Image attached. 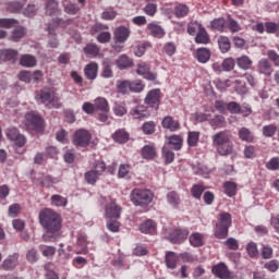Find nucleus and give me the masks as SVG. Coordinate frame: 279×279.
<instances>
[{"instance_id": "nucleus-1", "label": "nucleus", "mask_w": 279, "mask_h": 279, "mask_svg": "<svg viewBox=\"0 0 279 279\" xmlns=\"http://www.w3.org/2000/svg\"><path fill=\"white\" fill-rule=\"evenodd\" d=\"M39 223L45 228L43 235L46 243H56L62 230V218L51 208H45L39 213Z\"/></svg>"}, {"instance_id": "nucleus-2", "label": "nucleus", "mask_w": 279, "mask_h": 279, "mask_svg": "<svg viewBox=\"0 0 279 279\" xmlns=\"http://www.w3.org/2000/svg\"><path fill=\"white\" fill-rule=\"evenodd\" d=\"M211 141L219 156H230L232 154V133L230 131L225 130L214 134Z\"/></svg>"}, {"instance_id": "nucleus-3", "label": "nucleus", "mask_w": 279, "mask_h": 279, "mask_svg": "<svg viewBox=\"0 0 279 279\" xmlns=\"http://www.w3.org/2000/svg\"><path fill=\"white\" fill-rule=\"evenodd\" d=\"M35 99L38 104H44V106H51L57 109L62 108V102H60V97H58L56 87H43L36 93Z\"/></svg>"}, {"instance_id": "nucleus-4", "label": "nucleus", "mask_w": 279, "mask_h": 279, "mask_svg": "<svg viewBox=\"0 0 279 279\" xmlns=\"http://www.w3.org/2000/svg\"><path fill=\"white\" fill-rule=\"evenodd\" d=\"M232 227V215L230 213H221L218 215V221L215 223L214 236L216 239H228V232Z\"/></svg>"}, {"instance_id": "nucleus-5", "label": "nucleus", "mask_w": 279, "mask_h": 279, "mask_svg": "<svg viewBox=\"0 0 279 279\" xmlns=\"http://www.w3.org/2000/svg\"><path fill=\"white\" fill-rule=\"evenodd\" d=\"M130 199L134 206H149L154 202V192L151 190L134 189L131 191Z\"/></svg>"}, {"instance_id": "nucleus-6", "label": "nucleus", "mask_w": 279, "mask_h": 279, "mask_svg": "<svg viewBox=\"0 0 279 279\" xmlns=\"http://www.w3.org/2000/svg\"><path fill=\"white\" fill-rule=\"evenodd\" d=\"M24 125L27 130L43 132L45 130V119L38 111H28L25 114Z\"/></svg>"}, {"instance_id": "nucleus-7", "label": "nucleus", "mask_w": 279, "mask_h": 279, "mask_svg": "<svg viewBox=\"0 0 279 279\" xmlns=\"http://www.w3.org/2000/svg\"><path fill=\"white\" fill-rule=\"evenodd\" d=\"M106 172V162L96 161L93 166V169L85 172V180L87 184H96L97 180H99V175Z\"/></svg>"}, {"instance_id": "nucleus-8", "label": "nucleus", "mask_w": 279, "mask_h": 279, "mask_svg": "<svg viewBox=\"0 0 279 279\" xmlns=\"http://www.w3.org/2000/svg\"><path fill=\"white\" fill-rule=\"evenodd\" d=\"M92 140L93 135L88 130L78 129L73 135V145H75V147H88Z\"/></svg>"}, {"instance_id": "nucleus-9", "label": "nucleus", "mask_w": 279, "mask_h": 279, "mask_svg": "<svg viewBox=\"0 0 279 279\" xmlns=\"http://www.w3.org/2000/svg\"><path fill=\"white\" fill-rule=\"evenodd\" d=\"M64 22L60 19H52L50 23L47 24L46 32H48L49 36V46L52 47V49H58V39L56 38V29H58L60 26H63Z\"/></svg>"}, {"instance_id": "nucleus-10", "label": "nucleus", "mask_w": 279, "mask_h": 279, "mask_svg": "<svg viewBox=\"0 0 279 279\" xmlns=\"http://www.w3.org/2000/svg\"><path fill=\"white\" fill-rule=\"evenodd\" d=\"M137 75H141L144 77V80H147L148 82H156L158 80V74L151 72V66L147 62H140L137 64L136 70Z\"/></svg>"}, {"instance_id": "nucleus-11", "label": "nucleus", "mask_w": 279, "mask_h": 279, "mask_svg": "<svg viewBox=\"0 0 279 279\" xmlns=\"http://www.w3.org/2000/svg\"><path fill=\"white\" fill-rule=\"evenodd\" d=\"M189 239V230L187 229H182L178 228L174 229L172 232L169 234V241L177 245H181V243H184Z\"/></svg>"}, {"instance_id": "nucleus-12", "label": "nucleus", "mask_w": 279, "mask_h": 279, "mask_svg": "<svg viewBox=\"0 0 279 279\" xmlns=\"http://www.w3.org/2000/svg\"><path fill=\"white\" fill-rule=\"evenodd\" d=\"M144 101L147 106H150V108H158V106H160V88L149 90Z\"/></svg>"}, {"instance_id": "nucleus-13", "label": "nucleus", "mask_w": 279, "mask_h": 279, "mask_svg": "<svg viewBox=\"0 0 279 279\" xmlns=\"http://www.w3.org/2000/svg\"><path fill=\"white\" fill-rule=\"evenodd\" d=\"M121 206L117 203L111 202L105 207V216L107 219H119L121 217Z\"/></svg>"}, {"instance_id": "nucleus-14", "label": "nucleus", "mask_w": 279, "mask_h": 279, "mask_svg": "<svg viewBox=\"0 0 279 279\" xmlns=\"http://www.w3.org/2000/svg\"><path fill=\"white\" fill-rule=\"evenodd\" d=\"M257 73L265 75L266 77H271V74L274 73V65L269 60L262 59L257 63Z\"/></svg>"}, {"instance_id": "nucleus-15", "label": "nucleus", "mask_w": 279, "mask_h": 279, "mask_svg": "<svg viewBox=\"0 0 279 279\" xmlns=\"http://www.w3.org/2000/svg\"><path fill=\"white\" fill-rule=\"evenodd\" d=\"M211 274L216 276V278L228 279L230 278V270L228 266L223 263H219L211 267Z\"/></svg>"}, {"instance_id": "nucleus-16", "label": "nucleus", "mask_w": 279, "mask_h": 279, "mask_svg": "<svg viewBox=\"0 0 279 279\" xmlns=\"http://www.w3.org/2000/svg\"><path fill=\"white\" fill-rule=\"evenodd\" d=\"M130 28L125 26H119L113 33V38L116 43H120L121 45H123V43H125L130 38Z\"/></svg>"}, {"instance_id": "nucleus-17", "label": "nucleus", "mask_w": 279, "mask_h": 279, "mask_svg": "<svg viewBox=\"0 0 279 279\" xmlns=\"http://www.w3.org/2000/svg\"><path fill=\"white\" fill-rule=\"evenodd\" d=\"M116 66H118L120 71L132 69V66H134V59L130 58L128 54H121L116 59Z\"/></svg>"}, {"instance_id": "nucleus-18", "label": "nucleus", "mask_w": 279, "mask_h": 279, "mask_svg": "<svg viewBox=\"0 0 279 279\" xmlns=\"http://www.w3.org/2000/svg\"><path fill=\"white\" fill-rule=\"evenodd\" d=\"M161 125L165 130H169L170 132H178V130H180V121L173 119L171 116H166L161 121Z\"/></svg>"}, {"instance_id": "nucleus-19", "label": "nucleus", "mask_w": 279, "mask_h": 279, "mask_svg": "<svg viewBox=\"0 0 279 279\" xmlns=\"http://www.w3.org/2000/svg\"><path fill=\"white\" fill-rule=\"evenodd\" d=\"M166 199L169 206L174 209L180 208V204H182V198H180V194L177 191L168 192L166 195Z\"/></svg>"}, {"instance_id": "nucleus-20", "label": "nucleus", "mask_w": 279, "mask_h": 279, "mask_svg": "<svg viewBox=\"0 0 279 279\" xmlns=\"http://www.w3.org/2000/svg\"><path fill=\"white\" fill-rule=\"evenodd\" d=\"M16 265H19V253H14L5 258L1 265V268L4 269V271H12Z\"/></svg>"}, {"instance_id": "nucleus-21", "label": "nucleus", "mask_w": 279, "mask_h": 279, "mask_svg": "<svg viewBox=\"0 0 279 279\" xmlns=\"http://www.w3.org/2000/svg\"><path fill=\"white\" fill-rule=\"evenodd\" d=\"M111 138H113L114 143L123 145L130 141V133L125 129H119L111 135Z\"/></svg>"}, {"instance_id": "nucleus-22", "label": "nucleus", "mask_w": 279, "mask_h": 279, "mask_svg": "<svg viewBox=\"0 0 279 279\" xmlns=\"http://www.w3.org/2000/svg\"><path fill=\"white\" fill-rule=\"evenodd\" d=\"M147 32L154 38H165V28L156 23H149L147 25Z\"/></svg>"}, {"instance_id": "nucleus-23", "label": "nucleus", "mask_w": 279, "mask_h": 279, "mask_svg": "<svg viewBox=\"0 0 279 279\" xmlns=\"http://www.w3.org/2000/svg\"><path fill=\"white\" fill-rule=\"evenodd\" d=\"M99 72V64L90 62L84 69L85 77L87 80H97V73Z\"/></svg>"}, {"instance_id": "nucleus-24", "label": "nucleus", "mask_w": 279, "mask_h": 279, "mask_svg": "<svg viewBox=\"0 0 279 279\" xmlns=\"http://www.w3.org/2000/svg\"><path fill=\"white\" fill-rule=\"evenodd\" d=\"M130 114L133 119H147L149 117V111L147 110V107L137 106L131 109Z\"/></svg>"}, {"instance_id": "nucleus-25", "label": "nucleus", "mask_w": 279, "mask_h": 279, "mask_svg": "<svg viewBox=\"0 0 279 279\" xmlns=\"http://www.w3.org/2000/svg\"><path fill=\"white\" fill-rule=\"evenodd\" d=\"M210 49L202 47L196 50L195 58L201 64H206L210 60Z\"/></svg>"}, {"instance_id": "nucleus-26", "label": "nucleus", "mask_w": 279, "mask_h": 279, "mask_svg": "<svg viewBox=\"0 0 279 279\" xmlns=\"http://www.w3.org/2000/svg\"><path fill=\"white\" fill-rule=\"evenodd\" d=\"M210 43V37L208 36V32L203 26H199V31L195 37L196 45H208Z\"/></svg>"}, {"instance_id": "nucleus-27", "label": "nucleus", "mask_w": 279, "mask_h": 279, "mask_svg": "<svg viewBox=\"0 0 279 279\" xmlns=\"http://www.w3.org/2000/svg\"><path fill=\"white\" fill-rule=\"evenodd\" d=\"M140 232L143 234H154L156 232V222L154 220H146L140 225Z\"/></svg>"}, {"instance_id": "nucleus-28", "label": "nucleus", "mask_w": 279, "mask_h": 279, "mask_svg": "<svg viewBox=\"0 0 279 279\" xmlns=\"http://www.w3.org/2000/svg\"><path fill=\"white\" fill-rule=\"evenodd\" d=\"M165 260H166V266L168 269H175L178 267V254H175V252H167L166 253V257H165Z\"/></svg>"}, {"instance_id": "nucleus-29", "label": "nucleus", "mask_w": 279, "mask_h": 279, "mask_svg": "<svg viewBox=\"0 0 279 279\" xmlns=\"http://www.w3.org/2000/svg\"><path fill=\"white\" fill-rule=\"evenodd\" d=\"M236 64L240 69H243V71H250L252 69V64H254V61L248 56H241L236 59Z\"/></svg>"}, {"instance_id": "nucleus-30", "label": "nucleus", "mask_w": 279, "mask_h": 279, "mask_svg": "<svg viewBox=\"0 0 279 279\" xmlns=\"http://www.w3.org/2000/svg\"><path fill=\"white\" fill-rule=\"evenodd\" d=\"M76 245L77 247H81V250L74 251L76 254H88V247L86 246V234L80 233L77 235Z\"/></svg>"}, {"instance_id": "nucleus-31", "label": "nucleus", "mask_w": 279, "mask_h": 279, "mask_svg": "<svg viewBox=\"0 0 279 279\" xmlns=\"http://www.w3.org/2000/svg\"><path fill=\"white\" fill-rule=\"evenodd\" d=\"M190 245L192 247H202L204 245V234L194 232L190 235Z\"/></svg>"}, {"instance_id": "nucleus-32", "label": "nucleus", "mask_w": 279, "mask_h": 279, "mask_svg": "<svg viewBox=\"0 0 279 279\" xmlns=\"http://www.w3.org/2000/svg\"><path fill=\"white\" fill-rule=\"evenodd\" d=\"M25 34H27V32L25 31V27L17 26L12 31L10 40H12L13 43H19L21 38L25 37Z\"/></svg>"}, {"instance_id": "nucleus-33", "label": "nucleus", "mask_w": 279, "mask_h": 279, "mask_svg": "<svg viewBox=\"0 0 279 279\" xmlns=\"http://www.w3.org/2000/svg\"><path fill=\"white\" fill-rule=\"evenodd\" d=\"M239 138L244 143H254V133L247 128H242L239 130Z\"/></svg>"}, {"instance_id": "nucleus-34", "label": "nucleus", "mask_w": 279, "mask_h": 279, "mask_svg": "<svg viewBox=\"0 0 279 279\" xmlns=\"http://www.w3.org/2000/svg\"><path fill=\"white\" fill-rule=\"evenodd\" d=\"M94 106L96 110H100L101 112H110V106L108 105V100L106 98H96Z\"/></svg>"}, {"instance_id": "nucleus-35", "label": "nucleus", "mask_w": 279, "mask_h": 279, "mask_svg": "<svg viewBox=\"0 0 279 279\" xmlns=\"http://www.w3.org/2000/svg\"><path fill=\"white\" fill-rule=\"evenodd\" d=\"M51 204L52 206H57L58 208L62 207H66V204H69V199H66V197L60 195V194H54L51 196Z\"/></svg>"}, {"instance_id": "nucleus-36", "label": "nucleus", "mask_w": 279, "mask_h": 279, "mask_svg": "<svg viewBox=\"0 0 279 279\" xmlns=\"http://www.w3.org/2000/svg\"><path fill=\"white\" fill-rule=\"evenodd\" d=\"M142 158L145 160H154L156 158V148L150 145H146L142 148Z\"/></svg>"}, {"instance_id": "nucleus-37", "label": "nucleus", "mask_w": 279, "mask_h": 279, "mask_svg": "<svg viewBox=\"0 0 279 279\" xmlns=\"http://www.w3.org/2000/svg\"><path fill=\"white\" fill-rule=\"evenodd\" d=\"M182 143H184V140L180 135H171L169 137V145H171L172 149H175V151L182 149Z\"/></svg>"}, {"instance_id": "nucleus-38", "label": "nucleus", "mask_w": 279, "mask_h": 279, "mask_svg": "<svg viewBox=\"0 0 279 279\" xmlns=\"http://www.w3.org/2000/svg\"><path fill=\"white\" fill-rule=\"evenodd\" d=\"M236 183L232 181H226L223 183V191L228 197H234L236 195Z\"/></svg>"}, {"instance_id": "nucleus-39", "label": "nucleus", "mask_w": 279, "mask_h": 279, "mask_svg": "<svg viewBox=\"0 0 279 279\" xmlns=\"http://www.w3.org/2000/svg\"><path fill=\"white\" fill-rule=\"evenodd\" d=\"M21 66H26L27 69L36 65V57L32 54H24L20 59Z\"/></svg>"}, {"instance_id": "nucleus-40", "label": "nucleus", "mask_w": 279, "mask_h": 279, "mask_svg": "<svg viewBox=\"0 0 279 279\" xmlns=\"http://www.w3.org/2000/svg\"><path fill=\"white\" fill-rule=\"evenodd\" d=\"M58 1L56 0H47L46 2V14L47 16H54L58 14Z\"/></svg>"}, {"instance_id": "nucleus-41", "label": "nucleus", "mask_w": 279, "mask_h": 279, "mask_svg": "<svg viewBox=\"0 0 279 279\" xmlns=\"http://www.w3.org/2000/svg\"><path fill=\"white\" fill-rule=\"evenodd\" d=\"M100 49L97 47V44H88L84 48V53L87 58H97L99 56Z\"/></svg>"}, {"instance_id": "nucleus-42", "label": "nucleus", "mask_w": 279, "mask_h": 279, "mask_svg": "<svg viewBox=\"0 0 279 279\" xmlns=\"http://www.w3.org/2000/svg\"><path fill=\"white\" fill-rule=\"evenodd\" d=\"M148 47H151V44H149V41H146V43L135 46L133 48L134 56H136V58H143V56H145V52L147 51Z\"/></svg>"}, {"instance_id": "nucleus-43", "label": "nucleus", "mask_w": 279, "mask_h": 279, "mask_svg": "<svg viewBox=\"0 0 279 279\" xmlns=\"http://www.w3.org/2000/svg\"><path fill=\"white\" fill-rule=\"evenodd\" d=\"M209 125H211L214 130L226 128V118L223 116H216L209 121Z\"/></svg>"}, {"instance_id": "nucleus-44", "label": "nucleus", "mask_w": 279, "mask_h": 279, "mask_svg": "<svg viewBox=\"0 0 279 279\" xmlns=\"http://www.w3.org/2000/svg\"><path fill=\"white\" fill-rule=\"evenodd\" d=\"M197 143H199V132L190 131L187 133V145H189V147H197Z\"/></svg>"}, {"instance_id": "nucleus-45", "label": "nucleus", "mask_w": 279, "mask_h": 279, "mask_svg": "<svg viewBox=\"0 0 279 279\" xmlns=\"http://www.w3.org/2000/svg\"><path fill=\"white\" fill-rule=\"evenodd\" d=\"M117 88L121 95H128L131 90V81H118Z\"/></svg>"}, {"instance_id": "nucleus-46", "label": "nucleus", "mask_w": 279, "mask_h": 279, "mask_svg": "<svg viewBox=\"0 0 279 279\" xmlns=\"http://www.w3.org/2000/svg\"><path fill=\"white\" fill-rule=\"evenodd\" d=\"M204 191H206V187L202 184H194L191 189V194L194 199H202V195L204 194Z\"/></svg>"}, {"instance_id": "nucleus-47", "label": "nucleus", "mask_w": 279, "mask_h": 279, "mask_svg": "<svg viewBox=\"0 0 279 279\" xmlns=\"http://www.w3.org/2000/svg\"><path fill=\"white\" fill-rule=\"evenodd\" d=\"M218 45H219V49L221 51V53H228L230 51V38L228 37H220L218 39Z\"/></svg>"}, {"instance_id": "nucleus-48", "label": "nucleus", "mask_w": 279, "mask_h": 279, "mask_svg": "<svg viewBox=\"0 0 279 279\" xmlns=\"http://www.w3.org/2000/svg\"><path fill=\"white\" fill-rule=\"evenodd\" d=\"M213 29H217V32H225L226 31V19L219 17L215 19L210 23Z\"/></svg>"}, {"instance_id": "nucleus-49", "label": "nucleus", "mask_w": 279, "mask_h": 279, "mask_svg": "<svg viewBox=\"0 0 279 279\" xmlns=\"http://www.w3.org/2000/svg\"><path fill=\"white\" fill-rule=\"evenodd\" d=\"M19 25V20L16 19H0V27L4 29H12V27H16Z\"/></svg>"}, {"instance_id": "nucleus-50", "label": "nucleus", "mask_w": 279, "mask_h": 279, "mask_svg": "<svg viewBox=\"0 0 279 279\" xmlns=\"http://www.w3.org/2000/svg\"><path fill=\"white\" fill-rule=\"evenodd\" d=\"M189 7L186 4H179L174 8V15L177 19H184L189 14Z\"/></svg>"}, {"instance_id": "nucleus-51", "label": "nucleus", "mask_w": 279, "mask_h": 279, "mask_svg": "<svg viewBox=\"0 0 279 279\" xmlns=\"http://www.w3.org/2000/svg\"><path fill=\"white\" fill-rule=\"evenodd\" d=\"M178 51V47L175 46V43L168 41L163 46V52L166 56H175V52Z\"/></svg>"}, {"instance_id": "nucleus-52", "label": "nucleus", "mask_w": 279, "mask_h": 279, "mask_svg": "<svg viewBox=\"0 0 279 279\" xmlns=\"http://www.w3.org/2000/svg\"><path fill=\"white\" fill-rule=\"evenodd\" d=\"M265 27L267 34H276V36H279V22H266Z\"/></svg>"}, {"instance_id": "nucleus-53", "label": "nucleus", "mask_w": 279, "mask_h": 279, "mask_svg": "<svg viewBox=\"0 0 279 279\" xmlns=\"http://www.w3.org/2000/svg\"><path fill=\"white\" fill-rule=\"evenodd\" d=\"M163 158L167 165H171L175 160V153L168 147L162 148Z\"/></svg>"}, {"instance_id": "nucleus-54", "label": "nucleus", "mask_w": 279, "mask_h": 279, "mask_svg": "<svg viewBox=\"0 0 279 279\" xmlns=\"http://www.w3.org/2000/svg\"><path fill=\"white\" fill-rule=\"evenodd\" d=\"M144 12L147 14V16H156V13L158 12V4L148 2L144 7Z\"/></svg>"}, {"instance_id": "nucleus-55", "label": "nucleus", "mask_w": 279, "mask_h": 279, "mask_svg": "<svg viewBox=\"0 0 279 279\" xmlns=\"http://www.w3.org/2000/svg\"><path fill=\"white\" fill-rule=\"evenodd\" d=\"M56 138L59 143L66 145V143H69V132L64 129H60L56 134Z\"/></svg>"}, {"instance_id": "nucleus-56", "label": "nucleus", "mask_w": 279, "mask_h": 279, "mask_svg": "<svg viewBox=\"0 0 279 279\" xmlns=\"http://www.w3.org/2000/svg\"><path fill=\"white\" fill-rule=\"evenodd\" d=\"M145 90V84L143 81H131V93H143Z\"/></svg>"}, {"instance_id": "nucleus-57", "label": "nucleus", "mask_w": 279, "mask_h": 279, "mask_svg": "<svg viewBox=\"0 0 279 279\" xmlns=\"http://www.w3.org/2000/svg\"><path fill=\"white\" fill-rule=\"evenodd\" d=\"M264 269H267V271H270L271 274H276V271L279 269L278 259H271V260L265 263Z\"/></svg>"}, {"instance_id": "nucleus-58", "label": "nucleus", "mask_w": 279, "mask_h": 279, "mask_svg": "<svg viewBox=\"0 0 279 279\" xmlns=\"http://www.w3.org/2000/svg\"><path fill=\"white\" fill-rule=\"evenodd\" d=\"M63 8H64V12H66V14H72L75 15L77 14V12H80V7H77L74 3H69V2H63Z\"/></svg>"}, {"instance_id": "nucleus-59", "label": "nucleus", "mask_w": 279, "mask_h": 279, "mask_svg": "<svg viewBox=\"0 0 279 279\" xmlns=\"http://www.w3.org/2000/svg\"><path fill=\"white\" fill-rule=\"evenodd\" d=\"M277 131H278V128L275 124H269V125L263 126V134L267 138H271V136H274Z\"/></svg>"}, {"instance_id": "nucleus-60", "label": "nucleus", "mask_w": 279, "mask_h": 279, "mask_svg": "<svg viewBox=\"0 0 279 279\" xmlns=\"http://www.w3.org/2000/svg\"><path fill=\"white\" fill-rule=\"evenodd\" d=\"M119 228H121V222L114 220V218H109L107 221V229L109 232H119Z\"/></svg>"}, {"instance_id": "nucleus-61", "label": "nucleus", "mask_w": 279, "mask_h": 279, "mask_svg": "<svg viewBox=\"0 0 279 279\" xmlns=\"http://www.w3.org/2000/svg\"><path fill=\"white\" fill-rule=\"evenodd\" d=\"M142 131L144 132V134H154V132H156V122L154 121H148L145 122L142 126Z\"/></svg>"}, {"instance_id": "nucleus-62", "label": "nucleus", "mask_w": 279, "mask_h": 279, "mask_svg": "<svg viewBox=\"0 0 279 279\" xmlns=\"http://www.w3.org/2000/svg\"><path fill=\"white\" fill-rule=\"evenodd\" d=\"M246 252L251 258H256L258 256V246L254 242H250L246 245Z\"/></svg>"}, {"instance_id": "nucleus-63", "label": "nucleus", "mask_w": 279, "mask_h": 279, "mask_svg": "<svg viewBox=\"0 0 279 279\" xmlns=\"http://www.w3.org/2000/svg\"><path fill=\"white\" fill-rule=\"evenodd\" d=\"M266 169H268V171H278L279 157H272L268 162H266Z\"/></svg>"}, {"instance_id": "nucleus-64", "label": "nucleus", "mask_w": 279, "mask_h": 279, "mask_svg": "<svg viewBox=\"0 0 279 279\" xmlns=\"http://www.w3.org/2000/svg\"><path fill=\"white\" fill-rule=\"evenodd\" d=\"M225 245L228 247V250H232L233 252L239 250V241L234 238H228L227 241H225Z\"/></svg>"}]
</instances>
